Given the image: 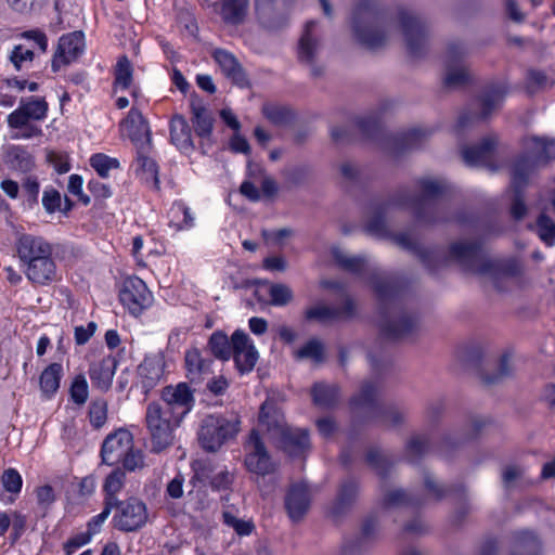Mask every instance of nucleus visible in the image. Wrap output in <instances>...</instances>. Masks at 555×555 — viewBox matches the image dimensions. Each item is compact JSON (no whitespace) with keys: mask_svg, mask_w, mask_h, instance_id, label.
Instances as JSON below:
<instances>
[{"mask_svg":"<svg viewBox=\"0 0 555 555\" xmlns=\"http://www.w3.org/2000/svg\"><path fill=\"white\" fill-rule=\"evenodd\" d=\"M314 404L320 408H332L339 399V388L337 385L317 383L311 390Z\"/></svg>","mask_w":555,"mask_h":555,"instance_id":"37","label":"nucleus"},{"mask_svg":"<svg viewBox=\"0 0 555 555\" xmlns=\"http://www.w3.org/2000/svg\"><path fill=\"white\" fill-rule=\"evenodd\" d=\"M507 88L503 82L490 86L480 98L481 114H463L459 117L455 126L457 134L467 127L474 125L477 120L486 119L495 108H498L506 94Z\"/></svg>","mask_w":555,"mask_h":555,"instance_id":"12","label":"nucleus"},{"mask_svg":"<svg viewBox=\"0 0 555 555\" xmlns=\"http://www.w3.org/2000/svg\"><path fill=\"white\" fill-rule=\"evenodd\" d=\"M115 507H117V513L114 516L115 527L121 531H135L147 521L146 505L137 498L120 501Z\"/></svg>","mask_w":555,"mask_h":555,"instance_id":"10","label":"nucleus"},{"mask_svg":"<svg viewBox=\"0 0 555 555\" xmlns=\"http://www.w3.org/2000/svg\"><path fill=\"white\" fill-rule=\"evenodd\" d=\"M88 383L83 375H77L70 386V397L76 404H83L88 399Z\"/></svg>","mask_w":555,"mask_h":555,"instance_id":"55","label":"nucleus"},{"mask_svg":"<svg viewBox=\"0 0 555 555\" xmlns=\"http://www.w3.org/2000/svg\"><path fill=\"white\" fill-rule=\"evenodd\" d=\"M192 115L196 134L201 138L209 137L212 130V119L208 111L203 106H195L192 103Z\"/></svg>","mask_w":555,"mask_h":555,"instance_id":"44","label":"nucleus"},{"mask_svg":"<svg viewBox=\"0 0 555 555\" xmlns=\"http://www.w3.org/2000/svg\"><path fill=\"white\" fill-rule=\"evenodd\" d=\"M170 138L171 142L181 151L188 152L192 150V131L191 128L182 116H175L170 121Z\"/></svg>","mask_w":555,"mask_h":555,"instance_id":"31","label":"nucleus"},{"mask_svg":"<svg viewBox=\"0 0 555 555\" xmlns=\"http://www.w3.org/2000/svg\"><path fill=\"white\" fill-rule=\"evenodd\" d=\"M395 242L404 249L412 250L420 256L422 261L429 267L430 257H436L434 251L423 250L411 234L400 233L395 236Z\"/></svg>","mask_w":555,"mask_h":555,"instance_id":"48","label":"nucleus"},{"mask_svg":"<svg viewBox=\"0 0 555 555\" xmlns=\"http://www.w3.org/2000/svg\"><path fill=\"white\" fill-rule=\"evenodd\" d=\"M92 534L89 531L77 533L72 537L64 545L66 555L74 554L78 548L88 544L91 541Z\"/></svg>","mask_w":555,"mask_h":555,"instance_id":"62","label":"nucleus"},{"mask_svg":"<svg viewBox=\"0 0 555 555\" xmlns=\"http://www.w3.org/2000/svg\"><path fill=\"white\" fill-rule=\"evenodd\" d=\"M22 189L27 196V201L30 205L37 204L39 199L40 184L35 176H28L22 183Z\"/></svg>","mask_w":555,"mask_h":555,"instance_id":"61","label":"nucleus"},{"mask_svg":"<svg viewBox=\"0 0 555 555\" xmlns=\"http://www.w3.org/2000/svg\"><path fill=\"white\" fill-rule=\"evenodd\" d=\"M85 50V36L82 31H73L63 35L59 40L57 50L52 60L53 72L76 61Z\"/></svg>","mask_w":555,"mask_h":555,"instance_id":"18","label":"nucleus"},{"mask_svg":"<svg viewBox=\"0 0 555 555\" xmlns=\"http://www.w3.org/2000/svg\"><path fill=\"white\" fill-rule=\"evenodd\" d=\"M354 304L350 298H346L341 307H332L325 305H317L306 310L307 320H315L321 323L349 319L354 314Z\"/></svg>","mask_w":555,"mask_h":555,"instance_id":"25","label":"nucleus"},{"mask_svg":"<svg viewBox=\"0 0 555 555\" xmlns=\"http://www.w3.org/2000/svg\"><path fill=\"white\" fill-rule=\"evenodd\" d=\"M223 521L242 537L251 534L255 529V525L251 520L240 519L229 512L223 513Z\"/></svg>","mask_w":555,"mask_h":555,"instance_id":"51","label":"nucleus"},{"mask_svg":"<svg viewBox=\"0 0 555 555\" xmlns=\"http://www.w3.org/2000/svg\"><path fill=\"white\" fill-rule=\"evenodd\" d=\"M429 450V438L425 435L413 436L405 447V456L409 462L415 463Z\"/></svg>","mask_w":555,"mask_h":555,"instance_id":"46","label":"nucleus"},{"mask_svg":"<svg viewBox=\"0 0 555 555\" xmlns=\"http://www.w3.org/2000/svg\"><path fill=\"white\" fill-rule=\"evenodd\" d=\"M275 415L273 424L274 428L279 429V435L275 437L279 439L281 448L292 457L305 455L310 449L309 434L306 429L292 428L287 426L285 420L279 415Z\"/></svg>","mask_w":555,"mask_h":555,"instance_id":"11","label":"nucleus"},{"mask_svg":"<svg viewBox=\"0 0 555 555\" xmlns=\"http://www.w3.org/2000/svg\"><path fill=\"white\" fill-rule=\"evenodd\" d=\"M90 165L101 178H107L112 169L119 167V162L116 158L99 153L91 156Z\"/></svg>","mask_w":555,"mask_h":555,"instance_id":"50","label":"nucleus"},{"mask_svg":"<svg viewBox=\"0 0 555 555\" xmlns=\"http://www.w3.org/2000/svg\"><path fill=\"white\" fill-rule=\"evenodd\" d=\"M245 466L248 472L257 475H268L274 470V464L259 436L258 430L253 429L245 444Z\"/></svg>","mask_w":555,"mask_h":555,"instance_id":"13","label":"nucleus"},{"mask_svg":"<svg viewBox=\"0 0 555 555\" xmlns=\"http://www.w3.org/2000/svg\"><path fill=\"white\" fill-rule=\"evenodd\" d=\"M269 295L271 297V304L273 306H285L293 299L292 289L281 283L272 284L269 289Z\"/></svg>","mask_w":555,"mask_h":555,"instance_id":"53","label":"nucleus"},{"mask_svg":"<svg viewBox=\"0 0 555 555\" xmlns=\"http://www.w3.org/2000/svg\"><path fill=\"white\" fill-rule=\"evenodd\" d=\"M121 305L134 317L140 315L153 302V295L143 280L128 276L119 291Z\"/></svg>","mask_w":555,"mask_h":555,"instance_id":"9","label":"nucleus"},{"mask_svg":"<svg viewBox=\"0 0 555 555\" xmlns=\"http://www.w3.org/2000/svg\"><path fill=\"white\" fill-rule=\"evenodd\" d=\"M511 555H541V543L533 532H518L515 534Z\"/></svg>","mask_w":555,"mask_h":555,"instance_id":"34","label":"nucleus"},{"mask_svg":"<svg viewBox=\"0 0 555 555\" xmlns=\"http://www.w3.org/2000/svg\"><path fill=\"white\" fill-rule=\"evenodd\" d=\"M414 505L417 502L403 490L389 491L384 498V505L386 507L401 506V505Z\"/></svg>","mask_w":555,"mask_h":555,"instance_id":"57","label":"nucleus"},{"mask_svg":"<svg viewBox=\"0 0 555 555\" xmlns=\"http://www.w3.org/2000/svg\"><path fill=\"white\" fill-rule=\"evenodd\" d=\"M15 249L23 267L46 255H53V247L50 242L40 235L30 233H22L17 236Z\"/></svg>","mask_w":555,"mask_h":555,"instance_id":"16","label":"nucleus"},{"mask_svg":"<svg viewBox=\"0 0 555 555\" xmlns=\"http://www.w3.org/2000/svg\"><path fill=\"white\" fill-rule=\"evenodd\" d=\"M169 225L176 231L189 230L194 225V216L183 202H175L169 211Z\"/></svg>","mask_w":555,"mask_h":555,"instance_id":"36","label":"nucleus"},{"mask_svg":"<svg viewBox=\"0 0 555 555\" xmlns=\"http://www.w3.org/2000/svg\"><path fill=\"white\" fill-rule=\"evenodd\" d=\"M527 153L515 160L514 183L518 185L526 180L528 172L544 166L555 158V141L530 137L526 140Z\"/></svg>","mask_w":555,"mask_h":555,"instance_id":"7","label":"nucleus"},{"mask_svg":"<svg viewBox=\"0 0 555 555\" xmlns=\"http://www.w3.org/2000/svg\"><path fill=\"white\" fill-rule=\"evenodd\" d=\"M23 268L27 280L34 285L47 286L59 280L57 266L52 255H46Z\"/></svg>","mask_w":555,"mask_h":555,"instance_id":"22","label":"nucleus"},{"mask_svg":"<svg viewBox=\"0 0 555 555\" xmlns=\"http://www.w3.org/2000/svg\"><path fill=\"white\" fill-rule=\"evenodd\" d=\"M117 361L112 356L93 361L88 372L93 387L101 391H107L112 386Z\"/></svg>","mask_w":555,"mask_h":555,"instance_id":"28","label":"nucleus"},{"mask_svg":"<svg viewBox=\"0 0 555 555\" xmlns=\"http://www.w3.org/2000/svg\"><path fill=\"white\" fill-rule=\"evenodd\" d=\"M212 57L225 77L241 87L247 85V77L237 59L232 53L223 49H216Z\"/></svg>","mask_w":555,"mask_h":555,"instance_id":"29","label":"nucleus"},{"mask_svg":"<svg viewBox=\"0 0 555 555\" xmlns=\"http://www.w3.org/2000/svg\"><path fill=\"white\" fill-rule=\"evenodd\" d=\"M400 29L411 56H421L426 49V28L411 12L401 10L398 23L387 21L374 0H360L352 14V31L359 43L376 49L387 43Z\"/></svg>","mask_w":555,"mask_h":555,"instance_id":"1","label":"nucleus"},{"mask_svg":"<svg viewBox=\"0 0 555 555\" xmlns=\"http://www.w3.org/2000/svg\"><path fill=\"white\" fill-rule=\"evenodd\" d=\"M366 462L375 468L380 476L386 474L388 460L377 449H372L366 453Z\"/></svg>","mask_w":555,"mask_h":555,"instance_id":"64","label":"nucleus"},{"mask_svg":"<svg viewBox=\"0 0 555 555\" xmlns=\"http://www.w3.org/2000/svg\"><path fill=\"white\" fill-rule=\"evenodd\" d=\"M166 359L163 352L147 354L138 366L139 385L147 395L165 377Z\"/></svg>","mask_w":555,"mask_h":555,"instance_id":"19","label":"nucleus"},{"mask_svg":"<svg viewBox=\"0 0 555 555\" xmlns=\"http://www.w3.org/2000/svg\"><path fill=\"white\" fill-rule=\"evenodd\" d=\"M47 158L57 173L63 175L70 170L69 159L66 154L50 152Z\"/></svg>","mask_w":555,"mask_h":555,"instance_id":"63","label":"nucleus"},{"mask_svg":"<svg viewBox=\"0 0 555 555\" xmlns=\"http://www.w3.org/2000/svg\"><path fill=\"white\" fill-rule=\"evenodd\" d=\"M90 423L94 428L102 427L107 418V404L103 400L91 403L89 409Z\"/></svg>","mask_w":555,"mask_h":555,"instance_id":"56","label":"nucleus"},{"mask_svg":"<svg viewBox=\"0 0 555 555\" xmlns=\"http://www.w3.org/2000/svg\"><path fill=\"white\" fill-rule=\"evenodd\" d=\"M275 413H278L284 418L280 410L276 409V406L269 401L262 403L259 412V424L261 426H264L268 433H270L274 438L279 435V429L273 427L275 421Z\"/></svg>","mask_w":555,"mask_h":555,"instance_id":"47","label":"nucleus"},{"mask_svg":"<svg viewBox=\"0 0 555 555\" xmlns=\"http://www.w3.org/2000/svg\"><path fill=\"white\" fill-rule=\"evenodd\" d=\"M133 65L127 55H121L117 59L114 67V90L130 89L133 83Z\"/></svg>","mask_w":555,"mask_h":555,"instance_id":"35","label":"nucleus"},{"mask_svg":"<svg viewBox=\"0 0 555 555\" xmlns=\"http://www.w3.org/2000/svg\"><path fill=\"white\" fill-rule=\"evenodd\" d=\"M514 169H515V162L513 163L512 171H511L512 186H513V189L515 191V198H514V202H513V205H512V208H511V212H512V216L516 220H520L527 214V206H526V204H525V202H524V199L521 197L520 192L527 185L530 176L533 173V171L535 169L530 170L528 172L527 177H526V180L524 182H521V184L519 183L518 185H515V183H514Z\"/></svg>","mask_w":555,"mask_h":555,"instance_id":"45","label":"nucleus"},{"mask_svg":"<svg viewBox=\"0 0 555 555\" xmlns=\"http://www.w3.org/2000/svg\"><path fill=\"white\" fill-rule=\"evenodd\" d=\"M240 430V420L236 416L210 414L203 418L198 441L208 452L218 451L228 440L233 439Z\"/></svg>","mask_w":555,"mask_h":555,"instance_id":"6","label":"nucleus"},{"mask_svg":"<svg viewBox=\"0 0 555 555\" xmlns=\"http://www.w3.org/2000/svg\"><path fill=\"white\" fill-rule=\"evenodd\" d=\"M33 59L34 52L23 46H15L10 54V60L17 70H20L25 63H30Z\"/></svg>","mask_w":555,"mask_h":555,"instance_id":"59","label":"nucleus"},{"mask_svg":"<svg viewBox=\"0 0 555 555\" xmlns=\"http://www.w3.org/2000/svg\"><path fill=\"white\" fill-rule=\"evenodd\" d=\"M133 447V436L127 429H118L109 434L103 441L101 449L102 462L106 465L120 463V459Z\"/></svg>","mask_w":555,"mask_h":555,"instance_id":"20","label":"nucleus"},{"mask_svg":"<svg viewBox=\"0 0 555 555\" xmlns=\"http://www.w3.org/2000/svg\"><path fill=\"white\" fill-rule=\"evenodd\" d=\"M262 112L266 118L275 125H284L292 119V112L283 106L268 104L263 106Z\"/></svg>","mask_w":555,"mask_h":555,"instance_id":"52","label":"nucleus"},{"mask_svg":"<svg viewBox=\"0 0 555 555\" xmlns=\"http://www.w3.org/2000/svg\"><path fill=\"white\" fill-rule=\"evenodd\" d=\"M420 195L401 201L410 208L418 221L431 223L442 220L438 216V199L448 191V183L441 179L425 178L418 181Z\"/></svg>","mask_w":555,"mask_h":555,"instance_id":"4","label":"nucleus"},{"mask_svg":"<svg viewBox=\"0 0 555 555\" xmlns=\"http://www.w3.org/2000/svg\"><path fill=\"white\" fill-rule=\"evenodd\" d=\"M42 206L48 214H54L61 211L62 195L52 186H47L42 194Z\"/></svg>","mask_w":555,"mask_h":555,"instance_id":"54","label":"nucleus"},{"mask_svg":"<svg viewBox=\"0 0 555 555\" xmlns=\"http://www.w3.org/2000/svg\"><path fill=\"white\" fill-rule=\"evenodd\" d=\"M315 26L314 21L307 22L305 31L299 40L298 59L300 62L312 65L319 49V42L312 37V29Z\"/></svg>","mask_w":555,"mask_h":555,"instance_id":"33","label":"nucleus"},{"mask_svg":"<svg viewBox=\"0 0 555 555\" xmlns=\"http://www.w3.org/2000/svg\"><path fill=\"white\" fill-rule=\"evenodd\" d=\"M2 485L8 492L20 493L23 485L22 476L13 468L7 469L2 475Z\"/></svg>","mask_w":555,"mask_h":555,"instance_id":"58","label":"nucleus"},{"mask_svg":"<svg viewBox=\"0 0 555 555\" xmlns=\"http://www.w3.org/2000/svg\"><path fill=\"white\" fill-rule=\"evenodd\" d=\"M181 420L163 409L159 402H151L146 406L145 425L151 437L152 451L159 453L173 441V431Z\"/></svg>","mask_w":555,"mask_h":555,"instance_id":"5","label":"nucleus"},{"mask_svg":"<svg viewBox=\"0 0 555 555\" xmlns=\"http://www.w3.org/2000/svg\"><path fill=\"white\" fill-rule=\"evenodd\" d=\"M449 256L466 272L489 278L498 291L518 288L525 283L526 263L520 255L488 259L478 244L454 243L450 246Z\"/></svg>","mask_w":555,"mask_h":555,"instance_id":"2","label":"nucleus"},{"mask_svg":"<svg viewBox=\"0 0 555 555\" xmlns=\"http://www.w3.org/2000/svg\"><path fill=\"white\" fill-rule=\"evenodd\" d=\"M528 228L537 233L539 238L548 247L555 244V222L545 214H540L534 224Z\"/></svg>","mask_w":555,"mask_h":555,"instance_id":"40","label":"nucleus"},{"mask_svg":"<svg viewBox=\"0 0 555 555\" xmlns=\"http://www.w3.org/2000/svg\"><path fill=\"white\" fill-rule=\"evenodd\" d=\"M125 485V473L117 468L113 470L104 481V491H105V504L108 502H113V507L117 505L119 502L117 500V494L121 491Z\"/></svg>","mask_w":555,"mask_h":555,"instance_id":"42","label":"nucleus"},{"mask_svg":"<svg viewBox=\"0 0 555 555\" xmlns=\"http://www.w3.org/2000/svg\"><path fill=\"white\" fill-rule=\"evenodd\" d=\"M48 103L43 98L30 96L8 116L10 128H23L29 120H43L48 115Z\"/></svg>","mask_w":555,"mask_h":555,"instance_id":"21","label":"nucleus"},{"mask_svg":"<svg viewBox=\"0 0 555 555\" xmlns=\"http://www.w3.org/2000/svg\"><path fill=\"white\" fill-rule=\"evenodd\" d=\"M377 387L375 383L366 382L359 395L351 399L350 405L354 412H364L367 417L379 420L389 426L399 425L404 414L397 408L384 409L376 401Z\"/></svg>","mask_w":555,"mask_h":555,"instance_id":"8","label":"nucleus"},{"mask_svg":"<svg viewBox=\"0 0 555 555\" xmlns=\"http://www.w3.org/2000/svg\"><path fill=\"white\" fill-rule=\"evenodd\" d=\"M184 362L186 376L191 383H201L205 376L211 373L212 361L208 358H204L196 348L185 351Z\"/></svg>","mask_w":555,"mask_h":555,"instance_id":"30","label":"nucleus"},{"mask_svg":"<svg viewBox=\"0 0 555 555\" xmlns=\"http://www.w3.org/2000/svg\"><path fill=\"white\" fill-rule=\"evenodd\" d=\"M208 347L211 353L222 361H227L232 357V339L229 340L228 336L222 332L211 334L208 340Z\"/></svg>","mask_w":555,"mask_h":555,"instance_id":"41","label":"nucleus"},{"mask_svg":"<svg viewBox=\"0 0 555 555\" xmlns=\"http://www.w3.org/2000/svg\"><path fill=\"white\" fill-rule=\"evenodd\" d=\"M120 463H122L125 469L134 472L142 468L144 465L143 454L140 450H134L132 447L131 450L120 459Z\"/></svg>","mask_w":555,"mask_h":555,"instance_id":"60","label":"nucleus"},{"mask_svg":"<svg viewBox=\"0 0 555 555\" xmlns=\"http://www.w3.org/2000/svg\"><path fill=\"white\" fill-rule=\"evenodd\" d=\"M152 145H139L137 149V157L134 160V171L137 177L140 178L149 186L158 190V166L156 162L150 156Z\"/></svg>","mask_w":555,"mask_h":555,"instance_id":"24","label":"nucleus"},{"mask_svg":"<svg viewBox=\"0 0 555 555\" xmlns=\"http://www.w3.org/2000/svg\"><path fill=\"white\" fill-rule=\"evenodd\" d=\"M249 0H221L220 16L224 23L241 24L248 12Z\"/></svg>","mask_w":555,"mask_h":555,"instance_id":"32","label":"nucleus"},{"mask_svg":"<svg viewBox=\"0 0 555 555\" xmlns=\"http://www.w3.org/2000/svg\"><path fill=\"white\" fill-rule=\"evenodd\" d=\"M63 367L59 363H52L40 375L41 391L48 397L54 395L60 387Z\"/></svg>","mask_w":555,"mask_h":555,"instance_id":"39","label":"nucleus"},{"mask_svg":"<svg viewBox=\"0 0 555 555\" xmlns=\"http://www.w3.org/2000/svg\"><path fill=\"white\" fill-rule=\"evenodd\" d=\"M332 256L336 263L345 271L360 274L366 269L367 261L363 256H350L339 247L332 248Z\"/></svg>","mask_w":555,"mask_h":555,"instance_id":"38","label":"nucleus"},{"mask_svg":"<svg viewBox=\"0 0 555 555\" xmlns=\"http://www.w3.org/2000/svg\"><path fill=\"white\" fill-rule=\"evenodd\" d=\"M311 493L309 487L304 483L293 485L285 498V507L292 520H300L310 506Z\"/></svg>","mask_w":555,"mask_h":555,"instance_id":"26","label":"nucleus"},{"mask_svg":"<svg viewBox=\"0 0 555 555\" xmlns=\"http://www.w3.org/2000/svg\"><path fill=\"white\" fill-rule=\"evenodd\" d=\"M121 127L135 145V149H139V145H152L149 124L138 108L132 107L129 111L128 116L121 122Z\"/></svg>","mask_w":555,"mask_h":555,"instance_id":"23","label":"nucleus"},{"mask_svg":"<svg viewBox=\"0 0 555 555\" xmlns=\"http://www.w3.org/2000/svg\"><path fill=\"white\" fill-rule=\"evenodd\" d=\"M465 49L462 43H451L446 54L444 85L455 88L468 82L470 75L464 64Z\"/></svg>","mask_w":555,"mask_h":555,"instance_id":"15","label":"nucleus"},{"mask_svg":"<svg viewBox=\"0 0 555 555\" xmlns=\"http://www.w3.org/2000/svg\"><path fill=\"white\" fill-rule=\"evenodd\" d=\"M426 137L427 132H425L424 130L411 129L396 138L398 150L403 151L416 149L422 144Z\"/></svg>","mask_w":555,"mask_h":555,"instance_id":"49","label":"nucleus"},{"mask_svg":"<svg viewBox=\"0 0 555 555\" xmlns=\"http://www.w3.org/2000/svg\"><path fill=\"white\" fill-rule=\"evenodd\" d=\"M496 143V138L489 135L483 138L479 145L464 147L462 150L463 160L472 167H491Z\"/></svg>","mask_w":555,"mask_h":555,"instance_id":"27","label":"nucleus"},{"mask_svg":"<svg viewBox=\"0 0 555 555\" xmlns=\"http://www.w3.org/2000/svg\"><path fill=\"white\" fill-rule=\"evenodd\" d=\"M232 357L236 369L241 374L251 372L259 357L253 340L244 331L236 330L232 334Z\"/></svg>","mask_w":555,"mask_h":555,"instance_id":"17","label":"nucleus"},{"mask_svg":"<svg viewBox=\"0 0 555 555\" xmlns=\"http://www.w3.org/2000/svg\"><path fill=\"white\" fill-rule=\"evenodd\" d=\"M163 409L171 412L172 415L184 418L189 414L194 404V396L190 387L185 383H180L176 386H167L162 391Z\"/></svg>","mask_w":555,"mask_h":555,"instance_id":"14","label":"nucleus"},{"mask_svg":"<svg viewBox=\"0 0 555 555\" xmlns=\"http://www.w3.org/2000/svg\"><path fill=\"white\" fill-rule=\"evenodd\" d=\"M297 360H311L320 363L324 360V345L321 340L312 338L294 352Z\"/></svg>","mask_w":555,"mask_h":555,"instance_id":"43","label":"nucleus"},{"mask_svg":"<svg viewBox=\"0 0 555 555\" xmlns=\"http://www.w3.org/2000/svg\"><path fill=\"white\" fill-rule=\"evenodd\" d=\"M372 284L383 310L380 336L387 340L410 336L416 328V322L406 313L397 312L398 287L395 281L388 275H375Z\"/></svg>","mask_w":555,"mask_h":555,"instance_id":"3","label":"nucleus"}]
</instances>
